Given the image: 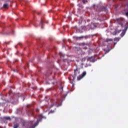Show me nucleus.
<instances>
[{"label":"nucleus","mask_w":128,"mask_h":128,"mask_svg":"<svg viewBox=\"0 0 128 128\" xmlns=\"http://www.w3.org/2000/svg\"><path fill=\"white\" fill-rule=\"evenodd\" d=\"M39 118L37 120L36 122L32 125L30 126V128H34L36 126H38V124L40 122H41L42 118H46V117L44 116H43L42 114H40L38 116Z\"/></svg>","instance_id":"f257e3e1"},{"label":"nucleus","mask_w":128,"mask_h":128,"mask_svg":"<svg viewBox=\"0 0 128 128\" xmlns=\"http://www.w3.org/2000/svg\"><path fill=\"white\" fill-rule=\"evenodd\" d=\"M80 70L78 68H76V70H74V74L72 76V80L73 81H74L76 78L80 74Z\"/></svg>","instance_id":"f03ea898"},{"label":"nucleus","mask_w":128,"mask_h":128,"mask_svg":"<svg viewBox=\"0 0 128 128\" xmlns=\"http://www.w3.org/2000/svg\"><path fill=\"white\" fill-rule=\"evenodd\" d=\"M99 12H108V10L106 6H101L99 9Z\"/></svg>","instance_id":"7ed1b4c3"},{"label":"nucleus","mask_w":128,"mask_h":128,"mask_svg":"<svg viewBox=\"0 0 128 128\" xmlns=\"http://www.w3.org/2000/svg\"><path fill=\"white\" fill-rule=\"evenodd\" d=\"M86 74V72H84L82 74L78 76V80H80L81 79L84 78Z\"/></svg>","instance_id":"20e7f679"},{"label":"nucleus","mask_w":128,"mask_h":128,"mask_svg":"<svg viewBox=\"0 0 128 128\" xmlns=\"http://www.w3.org/2000/svg\"><path fill=\"white\" fill-rule=\"evenodd\" d=\"M62 102L60 104H57V102H56L55 103L51 104V106H50V108H52L54 106H56L57 107L60 106H62Z\"/></svg>","instance_id":"39448f33"},{"label":"nucleus","mask_w":128,"mask_h":128,"mask_svg":"<svg viewBox=\"0 0 128 128\" xmlns=\"http://www.w3.org/2000/svg\"><path fill=\"white\" fill-rule=\"evenodd\" d=\"M112 40H113L112 39H109V38H107L106 40V42H112Z\"/></svg>","instance_id":"423d86ee"},{"label":"nucleus","mask_w":128,"mask_h":128,"mask_svg":"<svg viewBox=\"0 0 128 128\" xmlns=\"http://www.w3.org/2000/svg\"><path fill=\"white\" fill-rule=\"evenodd\" d=\"M120 40V38H116L114 39V41H116V42H118Z\"/></svg>","instance_id":"0eeeda50"},{"label":"nucleus","mask_w":128,"mask_h":128,"mask_svg":"<svg viewBox=\"0 0 128 128\" xmlns=\"http://www.w3.org/2000/svg\"><path fill=\"white\" fill-rule=\"evenodd\" d=\"M4 8H8V4H4Z\"/></svg>","instance_id":"6e6552de"},{"label":"nucleus","mask_w":128,"mask_h":128,"mask_svg":"<svg viewBox=\"0 0 128 128\" xmlns=\"http://www.w3.org/2000/svg\"><path fill=\"white\" fill-rule=\"evenodd\" d=\"M125 34H126V32L124 31V32H122L120 36H121L122 37H123V36H124Z\"/></svg>","instance_id":"1a4fd4ad"},{"label":"nucleus","mask_w":128,"mask_h":128,"mask_svg":"<svg viewBox=\"0 0 128 128\" xmlns=\"http://www.w3.org/2000/svg\"><path fill=\"white\" fill-rule=\"evenodd\" d=\"M43 24H44L43 21L42 20L41 22H40V26H41L42 28H43V27H42Z\"/></svg>","instance_id":"9d476101"},{"label":"nucleus","mask_w":128,"mask_h":128,"mask_svg":"<svg viewBox=\"0 0 128 128\" xmlns=\"http://www.w3.org/2000/svg\"><path fill=\"white\" fill-rule=\"evenodd\" d=\"M18 126H19L18 124H16L14 125V128H18Z\"/></svg>","instance_id":"9b49d317"},{"label":"nucleus","mask_w":128,"mask_h":128,"mask_svg":"<svg viewBox=\"0 0 128 128\" xmlns=\"http://www.w3.org/2000/svg\"><path fill=\"white\" fill-rule=\"evenodd\" d=\"M82 2L84 4H86L88 2V0H82Z\"/></svg>","instance_id":"f8f14e48"},{"label":"nucleus","mask_w":128,"mask_h":128,"mask_svg":"<svg viewBox=\"0 0 128 128\" xmlns=\"http://www.w3.org/2000/svg\"><path fill=\"white\" fill-rule=\"evenodd\" d=\"M78 6L80 8H83V6L82 5L80 4H78Z\"/></svg>","instance_id":"ddd939ff"},{"label":"nucleus","mask_w":128,"mask_h":128,"mask_svg":"<svg viewBox=\"0 0 128 128\" xmlns=\"http://www.w3.org/2000/svg\"><path fill=\"white\" fill-rule=\"evenodd\" d=\"M4 118H5L6 120H10V117H9V116H6V117H5Z\"/></svg>","instance_id":"4468645a"},{"label":"nucleus","mask_w":128,"mask_h":128,"mask_svg":"<svg viewBox=\"0 0 128 128\" xmlns=\"http://www.w3.org/2000/svg\"><path fill=\"white\" fill-rule=\"evenodd\" d=\"M120 18L116 19L117 22H120Z\"/></svg>","instance_id":"2eb2a0df"},{"label":"nucleus","mask_w":128,"mask_h":128,"mask_svg":"<svg viewBox=\"0 0 128 128\" xmlns=\"http://www.w3.org/2000/svg\"><path fill=\"white\" fill-rule=\"evenodd\" d=\"M6 44H10V42H6Z\"/></svg>","instance_id":"dca6fc26"},{"label":"nucleus","mask_w":128,"mask_h":128,"mask_svg":"<svg viewBox=\"0 0 128 128\" xmlns=\"http://www.w3.org/2000/svg\"><path fill=\"white\" fill-rule=\"evenodd\" d=\"M126 15L127 16H128V12H127L126 13Z\"/></svg>","instance_id":"f3484780"},{"label":"nucleus","mask_w":128,"mask_h":128,"mask_svg":"<svg viewBox=\"0 0 128 128\" xmlns=\"http://www.w3.org/2000/svg\"><path fill=\"white\" fill-rule=\"evenodd\" d=\"M109 51H110V50H108V52H105L104 54H106L108 52H109Z\"/></svg>","instance_id":"a211bd4d"},{"label":"nucleus","mask_w":128,"mask_h":128,"mask_svg":"<svg viewBox=\"0 0 128 128\" xmlns=\"http://www.w3.org/2000/svg\"><path fill=\"white\" fill-rule=\"evenodd\" d=\"M50 112H54V110H50Z\"/></svg>","instance_id":"6ab92c4d"},{"label":"nucleus","mask_w":128,"mask_h":128,"mask_svg":"<svg viewBox=\"0 0 128 128\" xmlns=\"http://www.w3.org/2000/svg\"><path fill=\"white\" fill-rule=\"evenodd\" d=\"M79 38H84V36H81V37H80Z\"/></svg>","instance_id":"aec40b11"},{"label":"nucleus","mask_w":128,"mask_h":128,"mask_svg":"<svg viewBox=\"0 0 128 128\" xmlns=\"http://www.w3.org/2000/svg\"><path fill=\"white\" fill-rule=\"evenodd\" d=\"M117 44V42H114V46H115L116 45V44Z\"/></svg>","instance_id":"412c9836"},{"label":"nucleus","mask_w":128,"mask_h":128,"mask_svg":"<svg viewBox=\"0 0 128 128\" xmlns=\"http://www.w3.org/2000/svg\"><path fill=\"white\" fill-rule=\"evenodd\" d=\"M30 122H31V124H32V122H33V121H31Z\"/></svg>","instance_id":"4be33fe9"},{"label":"nucleus","mask_w":128,"mask_h":128,"mask_svg":"<svg viewBox=\"0 0 128 128\" xmlns=\"http://www.w3.org/2000/svg\"><path fill=\"white\" fill-rule=\"evenodd\" d=\"M126 6H128V2L127 3Z\"/></svg>","instance_id":"5701e85b"},{"label":"nucleus","mask_w":128,"mask_h":128,"mask_svg":"<svg viewBox=\"0 0 128 128\" xmlns=\"http://www.w3.org/2000/svg\"><path fill=\"white\" fill-rule=\"evenodd\" d=\"M15 48H16V46H15Z\"/></svg>","instance_id":"b1692460"},{"label":"nucleus","mask_w":128,"mask_h":128,"mask_svg":"<svg viewBox=\"0 0 128 128\" xmlns=\"http://www.w3.org/2000/svg\"><path fill=\"white\" fill-rule=\"evenodd\" d=\"M72 86H74V84L72 85Z\"/></svg>","instance_id":"393cba45"},{"label":"nucleus","mask_w":128,"mask_h":128,"mask_svg":"<svg viewBox=\"0 0 128 128\" xmlns=\"http://www.w3.org/2000/svg\"><path fill=\"white\" fill-rule=\"evenodd\" d=\"M62 90H63V88H62Z\"/></svg>","instance_id":"a878e982"},{"label":"nucleus","mask_w":128,"mask_h":128,"mask_svg":"<svg viewBox=\"0 0 128 128\" xmlns=\"http://www.w3.org/2000/svg\"><path fill=\"white\" fill-rule=\"evenodd\" d=\"M38 110H36V112H38Z\"/></svg>","instance_id":"bb28decb"},{"label":"nucleus","mask_w":128,"mask_h":128,"mask_svg":"<svg viewBox=\"0 0 128 128\" xmlns=\"http://www.w3.org/2000/svg\"><path fill=\"white\" fill-rule=\"evenodd\" d=\"M116 34H115L114 35H116Z\"/></svg>","instance_id":"cd10ccee"}]
</instances>
